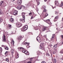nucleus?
<instances>
[{"mask_svg": "<svg viewBox=\"0 0 63 63\" xmlns=\"http://www.w3.org/2000/svg\"><path fill=\"white\" fill-rule=\"evenodd\" d=\"M54 61L55 63H56V60L55 59H54Z\"/></svg>", "mask_w": 63, "mask_h": 63, "instance_id": "nucleus-38", "label": "nucleus"}, {"mask_svg": "<svg viewBox=\"0 0 63 63\" xmlns=\"http://www.w3.org/2000/svg\"><path fill=\"white\" fill-rule=\"evenodd\" d=\"M48 14H47V13H46L43 16L44 18H46V17L47 16H48Z\"/></svg>", "mask_w": 63, "mask_h": 63, "instance_id": "nucleus-9", "label": "nucleus"}, {"mask_svg": "<svg viewBox=\"0 0 63 63\" xmlns=\"http://www.w3.org/2000/svg\"><path fill=\"white\" fill-rule=\"evenodd\" d=\"M58 18V16H57L55 18L54 20V22L56 21Z\"/></svg>", "mask_w": 63, "mask_h": 63, "instance_id": "nucleus-10", "label": "nucleus"}, {"mask_svg": "<svg viewBox=\"0 0 63 63\" xmlns=\"http://www.w3.org/2000/svg\"><path fill=\"white\" fill-rule=\"evenodd\" d=\"M28 28V26L27 25H26L25 26H24L21 29V31H25Z\"/></svg>", "mask_w": 63, "mask_h": 63, "instance_id": "nucleus-1", "label": "nucleus"}, {"mask_svg": "<svg viewBox=\"0 0 63 63\" xmlns=\"http://www.w3.org/2000/svg\"><path fill=\"white\" fill-rule=\"evenodd\" d=\"M20 21H22V19H20Z\"/></svg>", "mask_w": 63, "mask_h": 63, "instance_id": "nucleus-52", "label": "nucleus"}, {"mask_svg": "<svg viewBox=\"0 0 63 63\" xmlns=\"http://www.w3.org/2000/svg\"><path fill=\"white\" fill-rule=\"evenodd\" d=\"M56 51H54L53 52V54H55V53H56Z\"/></svg>", "mask_w": 63, "mask_h": 63, "instance_id": "nucleus-50", "label": "nucleus"}, {"mask_svg": "<svg viewBox=\"0 0 63 63\" xmlns=\"http://www.w3.org/2000/svg\"><path fill=\"white\" fill-rule=\"evenodd\" d=\"M35 28V29L36 30H38L39 28H38V26H36V27Z\"/></svg>", "mask_w": 63, "mask_h": 63, "instance_id": "nucleus-23", "label": "nucleus"}, {"mask_svg": "<svg viewBox=\"0 0 63 63\" xmlns=\"http://www.w3.org/2000/svg\"><path fill=\"white\" fill-rule=\"evenodd\" d=\"M47 28V27H44L43 28V29L42 30V31H44Z\"/></svg>", "mask_w": 63, "mask_h": 63, "instance_id": "nucleus-22", "label": "nucleus"}, {"mask_svg": "<svg viewBox=\"0 0 63 63\" xmlns=\"http://www.w3.org/2000/svg\"><path fill=\"white\" fill-rule=\"evenodd\" d=\"M33 58H31L30 59V61H31L32 60V59H33Z\"/></svg>", "mask_w": 63, "mask_h": 63, "instance_id": "nucleus-46", "label": "nucleus"}, {"mask_svg": "<svg viewBox=\"0 0 63 63\" xmlns=\"http://www.w3.org/2000/svg\"><path fill=\"white\" fill-rule=\"evenodd\" d=\"M62 9H63V7H62Z\"/></svg>", "mask_w": 63, "mask_h": 63, "instance_id": "nucleus-64", "label": "nucleus"}, {"mask_svg": "<svg viewBox=\"0 0 63 63\" xmlns=\"http://www.w3.org/2000/svg\"><path fill=\"white\" fill-rule=\"evenodd\" d=\"M22 24L21 23H16V26L17 27L19 28L22 26Z\"/></svg>", "mask_w": 63, "mask_h": 63, "instance_id": "nucleus-2", "label": "nucleus"}, {"mask_svg": "<svg viewBox=\"0 0 63 63\" xmlns=\"http://www.w3.org/2000/svg\"><path fill=\"white\" fill-rule=\"evenodd\" d=\"M22 15H23L22 16L23 17V16H25V13L24 12H23L22 13Z\"/></svg>", "mask_w": 63, "mask_h": 63, "instance_id": "nucleus-24", "label": "nucleus"}, {"mask_svg": "<svg viewBox=\"0 0 63 63\" xmlns=\"http://www.w3.org/2000/svg\"><path fill=\"white\" fill-rule=\"evenodd\" d=\"M8 27L9 29H11L12 28V25L9 24L8 25Z\"/></svg>", "mask_w": 63, "mask_h": 63, "instance_id": "nucleus-17", "label": "nucleus"}, {"mask_svg": "<svg viewBox=\"0 0 63 63\" xmlns=\"http://www.w3.org/2000/svg\"><path fill=\"white\" fill-rule=\"evenodd\" d=\"M58 43H57V44L55 45L54 46V47H55V48H56L57 47V45H58Z\"/></svg>", "mask_w": 63, "mask_h": 63, "instance_id": "nucleus-18", "label": "nucleus"}, {"mask_svg": "<svg viewBox=\"0 0 63 63\" xmlns=\"http://www.w3.org/2000/svg\"><path fill=\"white\" fill-rule=\"evenodd\" d=\"M61 44H62L61 43H60L59 44V45H60L59 46H61V45H62Z\"/></svg>", "mask_w": 63, "mask_h": 63, "instance_id": "nucleus-54", "label": "nucleus"}, {"mask_svg": "<svg viewBox=\"0 0 63 63\" xmlns=\"http://www.w3.org/2000/svg\"><path fill=\"white\" fill-rule=\"evenodd\" d=\"M62 44H63V42L62 43Z\"/></svg>", "mask_w": 63, "mask_h": 63, "instance_id": "nucleus-63", "label": "nucleus"}, {"mask_svg": "<svg viewBox=\"0 0 63 63\" xmlns=\"http://www.w3.org/2000/svg\"><path fill=\"white\" fill-rule=\"evenodd\" d=\"M8 53V52L6 51V52L5 53V55H7Z\"/></svg>", "mask_w": 63, "mask_h": 63, "instance_id": "nucleus-39", "label": "nucleus"}, {"mask_svg": "<svg viewBox=\"0 0 63 63\" xmlns=\"http://www.w3.org/2000/svg\"><path fill=\"white\" fill-rule=\"evenodd\" d=\"M60 53H63V50H62L60 51Z\"/></svg>", "mask_w": 63, "mask_h": 63, "instance_id": "nucleus-42", "label": "nucleus"}, {"mask_svg": "<svg viewBox=\"0 0 63 63\" xmlns=\"http://www.w3.org/2000/svg\"><path fill=\"white\" fill-rule=\"evenodd\" d=\"M31 4V2H29V4H30V5Z\"/></svg>", "mask_w": 63, "mask_h": 63, "instance_id": "nucleus-58", "label": "nucleus"}, {"mask_svg": "<svg viewBox=\"0 0 63 63\" xmlns=\"http://www.w3.org/2000/svg\"><path fill=\"white\" fill-rule=\"evenodd\" d=\"M61 37H62V38H63V35H61Z\"/></svg>", "mask_w": 63, "mask_h": 63, "instance_id": "nucleus-56", "label": "nucleus"}, {"mask_svg": "<svg viewBox=\"0 0 63 63\" xmlns=\"http://www.w3.org/2000/svg\"><path fill=\"white\" fill-rule=\"evenodd\" d=\"M30 4H27V8H28L29 7V6H30Z\"/></svg>", "mask_w": 63, "mask_h": 63, "instance_id": "nucleus-28", "label": "nucleus"}, {"mask_svg": "<svg viewBox=\"0 0 63 63\" xmlns=\"http://www.w3.org/2000/svg\"><path fill=\"white\" fill-rule=\"evenodd\" d=\"M26 47H27V48H29L30 47L29 45H28L26 46Z\"/></svg>", "mask_w": 63, "mask_h": 63, "instance_id": "nucleus-49", "label": "nucleus"}, {"mask_svg": "<svg viewBox=\"0 0 63 63\" xmlns=\"http://www.w3.org/2000/svg\"><path fill=\"white\" fill-rule=\"evenodd\" d=\"M46 62H45V61H43L41 63H46Z\"/></svg>", "mask_w": 63, "mask_h": 63, "instance_id": "nucleus-47", "label": "nucleus"}, {"mask_svg": "<svg viewBox=\"0 0 63 63\" xmlns=\"http://www.w3.org/2000/svg\"><path fill=\"white\" fill-rule=\"evenodd\" d=\"M46 55L47 56H50V55H49V53H47L46 54Z\"/></svg>", "mask_w": 63, "mask_h": 63, "instance_id": "nucleus-30", "label": "nucleus"}, {"mask_svg": "<svg viewBox=\"0 0 63 63\" xmlns=\"http://www.w3.org/2000/svg\"><path fill=\"white\" fill-rule=\"evenodd\" d=\"M63 6V2H61V4L60 5V6L61 7Z\"/></svg>", "mask_w": 63, "mask_h": 63, "instance_id": "nucleus-32", "label": "nucleus"}, {"mask_svg": "<svg viewBox=\"0 0 63 63\" xmlns=\"http://www.w3.org/2000/svg\"><path fill=\"white\" fill-rule=\"evenodd\" d=\"M29 16H31L32 15V13H29Z\"/></svg>", "mask_w": 63, "mask_h": 63, "instance_id": "nucleus-45", "label": "nucleus"}, {"mask_svg": "<svg viewBox=\"0 0 63 63\" xmlns=\"http://www.w3.org/2000/svg\"><path fill=\"white\" fill-rule=\"evenodd\" d=\"M25 41H24L23 42L21 43L22 45H23L25 44V43H24V42Z\"/></svg>", "mask_w": 63, "mask_h": 63, "instance_id": "nucleus-31", "label": "nucleus"}, {"mask_svg": "<svg viewBox=\"0 0 63 63\" xmlns=\"http://www.w3.org/2000/svg\"><path fill=\"white\" fill-rule=\"evenodd\" d=\"M37 3L38 5H39L40 4V2L39 1H37Z\"/></svg>", "mask_w": 63, "mask_h": 63, "instance_id": "nucleus-41", "label": "nucleus"}, {"mask_svg": "<svg viewBox=\"0 0 63 63\" xmlns=\"http://www.w3.org/2000/svg\"><path fill=\"white\" fill-rule=\"evenodd\" d=\"M22 3V1L21 0H17V4L18 5H20Z\"/></svg>", "mask_w": 63, "mask_h": 63, "instance_id": "nucleus-5", "label": "nucleus"}, {"mask_svg": "<svg viewBox=\"0 0 63 63\" xmlns=\"http://www.w3.org/2000/svg\"><path fill=\"white\" fill-rule=\"evenodd\" d=\"M0 52H2V47H0Z\"/></svg>", "mask_w": 63, "mask_h": 63, "instance_id": "nucleus-33", "label": "nucleus"}, {"mask_svg": "<svg viewBox=\"0 0 63 63\" xmlns=\"http://www.w3.org/2000/svg\"><path fill=\"white\" fill-rule=\"evenodd\" d=\"M0 15H3V13L1 11V10L0 9Z\"/></svg>", "mask_w": 63, "mask_h": 63, "instance_id": "nucleus-19", "label": "nucleus"}, {"mask_svg": "<svg viewBox=\"0 0 63 63\" xmlns=\"http://www.w3.org/2000/svg\"><path fill=\"white\" fill-rule=\"evenodd\" d=\"M22 8V6H18L17 7V8L18 9V10H21Z\"/></svg>", "mask_w": 63, "mask_h": 63, "instance_id": "nucleus-12", "label": "nucleus"}, {"mask_svg": "<svg viewBox=\"0 0 63 63\" xmlns=\"http://www.w3.org/2000/svg\"><path fill=\"white\" fill-rule=\"evenodd\" d=\"M25 50H23L22 51L23 52V53H24L25 52Z\"/></svg>", "mask_w": 63, "mask_h": 63, "instance_id": "nucleus-51", "label": "nucleus"}, {"mask_svg": "<svg viewBox=\"0 0 63 63\" xmlns=\"http://www.w3.org/2000/svg\"><path fill=\"white\" fill-rule=\"evenodd\" d=\"M17 38L18 40H21L22 39V36H18Z\"/></svg>", "mask_w": 63, "mask_h": 63, "instance_id": "nucleus-13", "label": "nucleus"}, {"mask_svg": "<svg viewBox=\"0 0 63 63\" xmlns=\"http://www.w3.org/2000/svg\"><path fill=\"white\" fill-rule=\"evenodd\" d=\"M3 21V20L2 18H0V23H1Z\"/></svg>", "mask_w": 63, "mask_h": 63, "instance_id": "nucleus-29", "label": "nucleus"}, {"mask_svg": "<svg viewBox=\"0 0 63 63\" xmlns=\"http://www.w3.org/2000/svg\"><path fill=\"white\" fill-rule=\"evenodd\" d=\"M19 57V56H18V54H17V56H16L15 57L17 59V58H18Z\"/></svg>", "mask_w": 63, "mask_h": 63, "instance_id": "nucleus-26", "label": "nucleus"}, {"mask_svg": "<svg viewBox=\"0 0 63 63\" xmlns=\"http://www.w3.org/2000/svg\"><path fill=\"white\" fill-rule=\"evenodd\" d=\"M47 10L45 9H44V12H47Z\"/></svg>", "mask_w": 63, "mask_h": 63, "instance_id": "nucleus-37", "label": "nucleus"}, {"mask_svg": "<svg viewBox=\"0 0 63 63\" xmlns=\"http://www.w3.org/2000/svg\"><path fill=\"white\" fill-rule=\"evenodd\" d=\"M26 55H29V52L27 51L26 50L25 51V53H24Z\"/></svg>", "mask_w": 63, "mask_h": 63, "instance_id": "nucleus-15", "label": "nucleus"}, {"mask_svg": "<svg viewBox=\"0 0 63 63\" xmlns=\"http://www.w3.org/2000/svg\"><path fill=\"white\" fill-rule=\"evenodd\" d=\"M39 47L40 49H43V47H42V46L40 45L39 46Z\"/></svg>", "mask_w": 63, "mask_h": 63, "instance_id": "nucleus-21", "label": "nucleus"}, {"mask_svg": "<svg viewBox=\"0 0 63 63\" xmlns=\"http://www.w3.org/2000/svg\"><path fill=\"white\" fill-rule=\"evenodd\" d=\"M43 8L44 9H46V6L44 5L43 6Z\"/></svg>", "mask_w": 63, "mask_h": 63, "instance_id": "nucleus-36", "label": "nucleus"}, {"mask_svg": "<svg viewBox=\"0 0 63 63\" xmlns=\"http://www.w3.org/2000/svg\"><path fill=\"white\" fill-rule=\"evenodd\" d=\"M52 35H53L51 39V40H52V39H53V38H54V37L55 36V34H53Z\"/></svg>", "mask_w": 63, "mask_h": 63, "instance_id": "nucleus-20", "label": "nucleus"}, {"mask_svg": "<svg viewBox=\"0 0 63 63\" xmlns=\"http://www.w3.org/2000/svg\"><path fill=\"white\" fill-rule=\"evenodd\" d=\"M27 63H31V62H27Z\"/></svg>", "mask_w": 63, "mask_h": 63, "instance_id": "nucleus-57", "label": "nucleus"}, {"mask_svg": "<svg viewBox=\"0 0 63 63\" xmlns=\"http://www.w3.org/2000/svg\"><path fill=\"white\" fill-rule=\"evenodd\" d=\"M55 14H56V15H57V14H58V13L57 12L55 11Z\"/></svg>", "mask_w": 63, "mask_h": 63, "instance_id": "nucleus-44", "label": "nucleus"}, {"mask_svg": "<svg viewBox=\"0 0 63 63\" xmlns=\"http://www.w3.org/2000/svg\"><path fill=\"white\" fill-rule=\"evenodd\" d=\"M52 8L53 9H54V7H53V6H52Z\"/></svg>", "mask_w": 63, "mask_h": 63, "instance_id": "nucleus-61", "label": "nucleus"}, {"mask_svg": "<svg viewBox=\"0 0 63 63\" xmlns=\"http://www.w3.org/2000/svg\"><path fill=\"white\" fill-rule=\"evenodd\" d=\"M23 49H24V48L22 47H19L18 48V50H19V51H22V50H23Z\"/></svg>", "mask_w": 63, "mask_h": 63, "instance_id": "nucleus-4", "label": "nucleus"}, {"mask_svg": "<svg viewBox=\"0 0 63 63\" xmlns=\"http://www.w3.org/2000/svg\"><path fill=\"white\" fill-rule=\"evenodd\" d=\"M55 4L57 5V6H58V5H59V3H58V1H55Z\"/></svg>", "mask_w": 63, "mask_h": 63, "instance_id": "nucleus-11", "label": "nucleus"}, {"mask_svg": "<svg viewBox=\"0 0 63 63\" xmlns=\"http://www.w3.org/2000/svg\"><path fill=\"white\" fill-rule=\"evenodd\" d=\"M5 49H6V50H8L9 49V48L8 47H6Z\"/></svg>", "mask_w": 63, "mask_h": 63, "instance_id": "nucleus-35", "label": "nucleus"}, {"mask_svg": "<svg viewBox=\"0 0 63 63\" xmlns=\"http://www.w3.org/2000/svg\"><path fill=\"white\" fill-rule=\"evenodd\" d=\"M36 39L37 41H38V42L39 43H41V39L40 37H39L38 36H37V37L36 38Z\"/></svg>", "mask_w": 63, "mask_h": 63, "instance_id": "nucleus-3", "label": "nucleus"}, {"mask_svg": "<svg viewBox=\"0 0 63 63\" xmlns=\"http://www.w3.org/2000/svg\"><path fill=\"white\" fill-rule=\"evenodd\" d=\"M29 43L26 42L25 43V45H26V46H29Z\"/></svg>", "mask_w": 63, "mask_h": 63, "instance_id": "nucleus-25", "label": "nucleus"}, {"mask_svg": "<svg viewBox=\"0 0 63 63\" xmlns=\"http://www.w3.org/2000/svg\"><path fill=\"white\" fill-rule=\"evenodd\" d=\"M5 61H7V62H8L9 61V59H8V58H7L5 60Z\"/></svg>", "mask_w": 63, "mask_h": 63, "instance_id": "nucleus-40", "label": "nucleus"}, {"mask_svg": "<svg viewBox=\"0 0 63 63\" xmlns=\"http://www.w3.org/2000/svg\"><path fill=\"white\" fill-rule=\"evenodd\" d=\"M10 22L12 23L14 22V20L13 18H11L10 19Z\"/></svg>", "mask_w": 63, "mask_h": 63, "instance_id": "nucleus-16", "label": "nucleus"}, {"mask_svg": "<svg viewBox=\"0 0 63 63\" xmlns=\"http://www.w3.org/2000/svg\"><path fill=\"white\" fill-rule=\"evenodd\" d=\"M46 22L49 24H51V22L50 21V20L49 19L46 20Z\"/></svg>", "mask_w": 63, "mask_h": 63, "instance_id": "nucleus-7", "label": "nucleus"}, {"mask_svg": "<svg viewBox=\"0 0 63 63\" xmlns=\"http://www.w3.org/2000/svg\"><path fill=\"white\" fill-rule=\"evenodd\" d=\"M38 58H37V57H35V59H36L37 60V59H38Z\"/></svg>", "mask_w": 63, "mask_h": 63, "instance_id": "nucleus-59", "label": "nucleus"}, {"mask_svg": "<svg viewBox=\"0 0 63 63\" xmlns=\"http://www.w3.org/2000/svg\"><path fill=\"white\" fill-rule=\"evenodd\" d=\"M3 42H5L6 41V38H5V35H3Z\"/></svg>", "mask_w": 63, "mask_h": 63, "instance_id": "nucleus-8", "label": "nucleus"}, {"mask_svg": "<svg viewBox=\"0 0 63 63\" xmlns=\"http://www.w3.org/2000/svg\"><path fill=\"white\" fill-rule=\"evenodd\" d=\"M33 17L32 16L31 17V19H33Z\"/></svg>", "mask_w": 63, "mask_h": 63, "instance_id": "nucleus-55", "label": "nucleus"}, {"mask_svg": "<svg viewBox=\"0 0 63 63\" xmlns=\"http://www.w3.org/2000/svg\"><path fill=\"white\" fill-rule=\"evenodd\" d=\"M25 16H23V20H22L23 22H25Z\"/></svg>", "mask_w": 63, "mask_h": 63, "instance_id": "nucleus-14", "label": "nucleus"}, {"mask_svg": "<svg viewBox=\"0 0 63 63\" xmlns=\"http://www.w3.org/2000/svg\"><path fill=\"white\" fill-rule=\"evenodd\" d=\"M47 1V0H44V1L45 2H46V1Z\"/></svg>", "mask_w": 63, "mask_h": 63, "instance_id": "nucleus-60", "label": "nucleus"}, {"mask_svg": "<svg viewBox=\"0 0 63 63\" xmlns=\"http://www.w3.org/2000/svg\"><path fill=\"white\" fill-rule=\"evenodd\" d=\"M36 10L37 12H38L39 10V9L38 8H36Z\"/></svg>", "mask_w": 63, "mask_h": 63, "instance_id": "nucleus-48", "label": "nucleus"}, {"mask_svg": "<svg viewBox=\"0 0 63 63\" xmlns=\"http://www.w3.org/2000/svg\"><path fill=\"white\" fill-rule=\"evenodd\" d=\"M14 49H12L11 50V52L12 53H14Z\"/></svg>", "mask_w": 63, "mask_h": 63, "instance_id": "nucleus-27", "label": "nucleus"}, {"mask_svg": "<svg viewBox=\"0 0 63 63\" xmlns=\"http://www.w3.org/2000/svg\"><path fill=\"white\" fill-rule=\"evenodd\" d=\"M40 45L41 46H43V43H41L40 44Z\"/></svg>", "mask_w": 63, "mask_h": 63, "instance_id": "nucleus-43", "label": "nucleus"}, {"mask_svg": "<svg viewBox=\"0 0 63 63\" xmlns=\"http://www.w3.org/2000/svg\"><path fill=\"white\" fill-rule=\"evenodd\" d=\"M62 21H63V17L62 18Z\"/></svg>", "mask_w": 63, "mask_h": 63, "instance_id": "nucleus-62", "label": "nucleus"}, {"mask_svg": "<svg viewBox=\"0 0 63 63\" xmlns=\"http://www.w3.org/2000/svg\"><path fill=\"white\" fill-rule=\"evenodd\" d=\"M3 2H4V1H2L1 2H0V5H2V3H3Z\"/></svg>", "mask_w": 63, "mask_h": 63, "instance_id": "nucleus-34", "label": "nucleus"}, {"mask_svg": "<svg viewBox=\"0 0 63 63\" xmlns=\"http://www.w3.org/2000/svg\"><path fill=\"white\" fill-rule=\"evenodd\" d=\"M18 11H17L15 10L14 11L13 13V14L14 16H16L17 15Z\"/></svg>", "mask_w": 63, "mask_h": 63, "instance_id": "nucleus-6", "label": "nucleus"}, {"mask_svg": "<svg viewBox=\"0 0 63 63\" xmlns=\"http://www.w3.org/2000/svg\"><path fill=\"white\" fill-rule=\"evenodd\" d=\"M12 42H13V44H14V40H12Z\"/></svg>", "mask_w": 63, "mask_h": 63, "instance_id": "nucleus-53", "label": "nucleus"}]
</instances>
